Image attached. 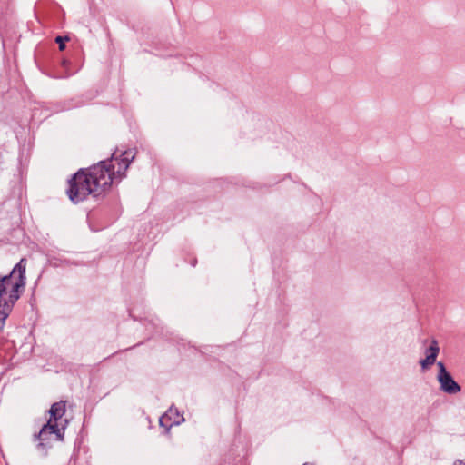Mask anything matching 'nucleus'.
Instances as JSON below:
<instances>
[{
	"label": "nucleus",
	"instance_id": "1",
	"mask_svg": "<svg viewBox=\"0 0 465 465\" xmlns=\"http://www.w3.org/2000/svg\"><path fill=\"white\" fill-rule=\"evenodd\" d=\"M134 155L132 150L124 151L121 154V159L113 157L112 160L101 161L87 170L78 171L69 181L66 191L69 199L77 203L88 195H100L110 188L114 179L121 180L125 176Z\"/></svg>",
	"mask_w": 465,
	"mask_h": 465
},
{
	"label": "nucleus",
	"instance_id": "2",
	"mask_svg": "<svg viewBox=\"0 0 465 465\" xmlns=\"http://www.w3.org/2000/svg\"><path fill=\"white\" fill-rule=\"evenodd\" d=\"M25 270L26 260L22 258L8 275L0 277V328L25 286Z\"/></svg>",
	"mask_w": 465,
	"mask_h": 465
},
{
	"label": "nucleus",
	"instance_id": "3",
	"mask_svg": "<svg viewBox=\"0 0 465 465\" xmlns=\"http://www.w3.org/2000/svg\"><path fill=\"white\" fill-rule=\"evenodd\" d=\"M439 369L437 381L440 383V389L450 395H454L461 391V387L454 381L450 373L447 371L442 361L437 362Z\"/></svg>",
	"mask_w": 465,
	"mask_h": 465
},
{
	"label": "nucleus",
	"instance_id": "4",
	"mask_svg": "<svg viewBox=\"0 0 465 465\" xmlns=\"http://www.w3.org/2000/svg\"><path fill=\"white\" fill-rule=\"evenodd\" d=\"M37 437L41 441V446L49 444L51 440H62L64 438V427L60 429L58 423L47 421L39 431Z\"/></svg>",
	"mask_w": 465,
	"mask_h": 465
},
{
	"label": "nucleus",
	"instance_id": "5",
	"mask_svg": "<svg viewBox=\"0 0 465 465\" xmlns=\"http://www.w3.org/2000/svg\"><path fill=\"white\" fill-rule=\"evenodd\" d=\"M440 352V347L436 340H432L430 345L425 351V359L420 361L422 371L429 370L437 360Z\"/></svg>",
	"mask_w": 465,
	"mask_h": 465
},
{
	"label": "nucleus",
	"instance_id": "6",
	"mask_svg": "<svg viewBox=\"0 0 465 465\" xmlns=\"http://www.w3.org/2000/svg\"><path fill=\"white\" fill-rule=\"evenodd\" d=\"M50 419L48 421H53V423H58V420L62 419V417L65 413V403L64 401L55 402L51 406L49 411Z\"/></svg>",
	"mask_w": 465,
	"mask_h": 465
},
{
	"label": "nucleus",
	"instance_id": "7",
	"mask_svg": "<svg viewBox=\"0 0 465 465\" xmlns=\"http://www.w3.org/2000/svg\"><path fill=\"white\" fill-rule=\"evenodd\" d=\"M68 40H69L68 37H63V36H57L55 38V42L59 45V49L61 51L64 50V48H65L64 41H68Z\"/></svg>",
	"mask_w": 465,
	"mask_h": 465
},
{
	"label": "nucleus",
	"instance_id": "8",
	"mask_svg": "<svg viewBox=\"0 0 465 465\" xmlns=\"http://www.w3.org/2000/svg\"><path fill=\"white\" fill-rule=\"evenodd\" d=\"M173 408H170V409H169V411H167V412H166L163 417H161V418H160L159 422H160V425H161V426H164V425H163V420H164L166 418L171 417V415L173 414Z\"/></svg>",
	"mask_w": 465,
	"mask_h": 465
},
{
	"label": "nucleus",
	"instance_id": "9",
	"mask_svg": "<svg viewBox=\"0 0 465 465\" xmlns=\"http://www.w3.org/2000/svg\"><path fill=\"white\" fill-rule=\"evenodd\" d=\"M173 424H179V420H174Z\"/></svg>",
	"mask_w": 465,
	"mask_h": 465
}]
</instances>
